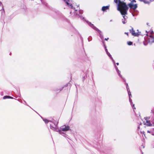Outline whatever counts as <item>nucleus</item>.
I'll use <instances>...</instances> for the list:
<instances>
[{"instance_id":"nucleus-1","label":"nucleus","mask_w":154,"mask_h":154,"mask_svg":"<svg viewBox=\"0 0 154 154\" xmlns=\"http://www.w3.org/2000/svg\"><path fill=\"white\" fill-rule=\"evenodd\" d=\"M123 0H115V2L117 4L118 9L119 11L122 15L127 14V11L128 8L125 3L123 2Z\"/></svg>"},{"instance_id":"nucleus-2","label":"nucleus","mask_w":154,"mask_h":154,"mask_svg":"<svg viewBox=\"0 0 154 154\" xmlns=\"http://www.w3.org/2000/svg\"><path fill=\"white\" fill-rule=\"evenodd\" d=\"M145 119L144 125L147 126H154V108L151 110V116L145 118Z\"/></svg>"},{"instance_id":"nucleus-3","label":"nucleus","mask_w":154,"mask_h":154,"mask_svg":"<svg viewBox=\"0 0 154 154\" xmlns=\"http://www.w3.org/2000/svg\"><path fill=\"white\" fill-rule=\"evenodd\" d=\"M154 42V37L151 35L149 36L148 35L145 36L144 37V41H143V44L146 45L148 43H152Z\"/></svg>"},{"instance_id":"nucleus-4","label":"nucleus","mask_w":154,"mask_h":154,"mask_svg":"<svg viewBox=\"0 0 154 154\" xmlns=\"http://www.w3.org/2000/svg\"><path fill=\"white\" fill-rule=\"evenodd\" d=\"M87 24L88 25L90 26L91 28H93L95 30V31L98 32L99 34V36L100 38L103 40V36L101 32L99 29L98 28H97L95 26L94 24H92L91 23L89 22L88 21H86Z\"/></svg>"},{"instance_id":"nucleus-5","label":"nucleus","mask_w":154,"mask_h":154,"mask_svg":"<svg viewBox=\"0 0 154 154\" xmlns=\"http://www.w3.org/2000/svg\"><path fill=\"white\" fill-rule=\"evenodd\" d=\"M51 123L50 124V128L55 131H58V127L57 126L58 122L53 120L52 121H50Z\"/></svg>"},{"instance_id":"nucleus-6","label":"nucleus","mask_w":154,"mask_h":154,"mask_svg":"<svg viewBox=\"0 0 154 154\" xmlns=\"http://www.w3.org/2000/svg\"><path fill=\"white\" fill-rule=\"evenodd\" d=\"M69 129V127L68 126H66L64 125L62 126L60 128V129H58V131L59 133L63 135L65 134V133L62 132V131H68Z\"/></svg>"},{"instance_id":"nucleus-7","label":"nucleus","mask_w":154,"mask_h":154,"mask_svg":"<svg viewBox=\"0 0 154 154\" xmlns=\"http://www.w3.org/2000/svg\"><path fill=\"white\" fill-rule=\"evenodd\" d=\"M126 87L127 88V89L128 92V94L129 95V101L130 103L132 105V107L134 106V104H132V100L131 98V95L130 91V90H129V88L128 86V85L127 83H126Z\"/></svg>"},{"instance_id":"nucleus-8","label":"nucleus","mask_w":154,"mask_h":154,"mask_svg":"<svg viewBox=\"0 0 154 154\" xmlns=\"http://www.w3.org/2000/svg\"><path fill=\"white\" fill-rule=\"evenodd\" d=\"M128 5L131 9H132L133 10L135 9L137 7V4L134 5L133 4L129 3L128 4Z\"/></svg>"},{"instance_id":"nucleus-9","label":"nucleus","mask_w":154,"mask_h":154,"mask_svg":"<svg viewBox=\"0 0 154 154\" xmlns=\"http://www.w3.org/2000/svg\"><path fill=\"white\" fill-rule=\"evenodd\" d=\"M64 1L66 3L67 6L68 7H70L71 9H74L72 3H71L70 2L69 3V2H70L69 0H64Z\"/></svg>"},{"instance_id":"nucleus-10","label":"nucleus","mask_w":154,"mask_h":154,"mask_svg":"<svg viewBox=\"0 0 154 154\" xmlns=\"http://www.w3.org/2000/svg\"><path fill=\"white\" fill-rule=\"evenodd\" d=\"M130 32L131 33V34L134 36H138L139 34L138 32H135L133 28H132L130 30Z\"/></svg>"},{"instance_id":"nucleus-11","label":"nucleus","mask_w":154,"mask_h":154,"mask_svg":"<svg viewBox=\"0 0 154 154\" xmlns=\"http://www.w3.org/2000/svg\"><path fill=\"white\" fill-rule=\"evenodd\" d=\"M125 15H122L123 19L122 20V21L123 24H125L127 22L126 18L127 17L125 16Z\"/></svg>"},{"instance_id":"nucleus-12","label":"nucleus","mask_w":154,"mask_h":154,"mask_svg":"<svg viewBox=\"0 0 154 154\" xmlns=\"http://www.w3.org/2000/svg\"><path fill=\"white\" fill-rule=\"evenodd\" d=\"M109 9V6H103L102 7V10L103 11H104L106 10Z\"/></svg>"},{"instance_id":"nucleus-13","label":"nucleus","mask_w":154,"mask_h":154,"mask_svg":"<svg viewBox=\"0 0 154 154\" xmlns=\"http://www.w3.org/2000/svg\"><path fill=\"white\" fill-rule=\"evenodd\" d=\"M43 120L45 122V123H48V122H50L51 121H48V119H43Z\"/></svg>"},{"instance_id":"nucleus-14","label":"nucleus","mask_w":154,"mask_h":154,"mask_svg":"<svg viewBox=\"0 0 154 154\" xmlns=\"http://www.w3.org/2000/svg\"><path fill=\"white\" fill-rule=\"evenodd\" d=\"M118 74H119V75L122 78V75L120 74L121 72L119 70H118V71H116Z\"/></svg>"},{"instance_id":"nucleus-15","label":"nucleus","mask_w":154,"mask_h":154,"mask_svg":"<svg viewBox=\"0 0 154 154\" xmlns=\"http://www.w3.org/2000/svg\"><path fill=\"white\" fill-rule=\"evenodd\" d=\"M3 8V7L2 5V3L1 2H0V11Z\"/></svg>"},{"instance_id":"nucleus-16","label":"nucleus","mask_w":154,"mask_h":154,"mask_svg":"<svg viewBox=\"0 0 154 154\" xmlns=\"http://www.w3.org/2000/svg\"><path fill=\"white\" fill-rule=\"evenodd\" d=\"M10 97V96H5L3 97L4 99H6L7 98H9Z\"/></svg>"},{"instance_id":"nucleus-17","label":"nucleus","mask_w":154,"mask_h":154,"mask_svg":"<svg viewBox=\"0 0 154 154\" xmlns=\"http://www.w3.org/2000/svg\"><path fill=\"white\" fill-rule=\"evenodd\" d=\"M106 54H107V55L109 56V57L110 58L112 57L111 55L108 52H107Z\"/></svg>"},{"instance_id":"nucleus-18","label":"nucleus","mask_w":154,"mask_h":154,"mask_svg":"<svg viewBox=\"0 0 154 154\" xmlns=\"http://www.w3.org/2000/svg\"><path fill=\"white\" fill-rule=\"evenodd\" d=\"M131 3H130L133 4L134 2H136V1L135 0H130Z\"/></svg>"},{"instance_id":"nucleus-19","label":"nucleus","mask_w":154,"mask_h":154,"mask_svg":"<svg viewBox=\"0 0 154 154\" xmlns=\"http://www.w3.org/2000/svg\"><path fill=\"white\" fill-rule=\"evenodd\" d=\"M128 44L129 45H131L132 44V42L130 41L128 42Z\"/></svg>"},{"instance_id":"nucleus-20","label":"nucleus","mask_w":154,"mask_h":154,"mask_svg":"<svg viewBox=\"0 0 154 154\" xmlns=\"http://www.w3.org/2000/svg\"><path fill=\"white\" fill-rule=\"evenodd\" d=\"M41 1L43 4H44L45 6H47V3H45L44 1H42V0H41Z\"/></svg>"},{"instance_id":"nucleus-21","label":"nucleus","mask_w":154,"mask_h":154,"mask_svg":"<svg viewBox=\"0 0 154 154\" xmlns=\"http://www.w3.org/2000/svg\"><path fill=\"white\" fill-rule=\"evenodd\" d=\"M112 60V61L113 62V63H114V64H115V61L113 59V58H112H112H110Z\"/></svg>"},{"instance_id":"nucleus-22","label":"nucleus","mask_w":154,"mask_h":154,"mask_svg":"<svg viewBox=\"0 0 154 154\" xmlns=\"http://www.w3.org/2000/svg\"><path fill=\"white\" fill-rule=\"evenodd\" d=\"M115 69H116V71H117L118 70H119V69H118V68L117 66H115Z\"/></svg>"},{"instance_id":"nucleus-23","label":"nucleus","mask_w":154,"mask_h":154,"mask_svg":"<svg viewBox=\"0 0 154 154\" xmlns=\"http://www.w3.org/2000/svg\"><path fill=\"white\" fill-rule=\"evenodd\" d=\"M103 46H104L105 48H106V45L105 44L104 42H103Z\"/></svg>"},{"instance_id":"nucleus-24","label":"nucleus","mask_w":154,"mask_h":154,"mask_svg":"<svg viewBox=\"0 0 154 154\" xmlns=\"http://www.w3.org/2000/svg\"><path fill=\"white\" fill-rule=\"evenodd\" d=\"M147 132L148 133H152V132H151V131H149V130H148L147 131Z\"/></svg>"},{"instance_id":"nucleus-25","label":"nucleus","mask_w":154,"mask_h":154,"mask_svg":"<svg viewBox=\"0 0 154 154\" xmlns=\"http://www.w3.org/2000/svg\"><path fill=\"white\" fill-rule=\"evenodd\" d=\"M105 51H106V53H107V52H108V51H107V49L106 48H105Z\"/></svg>"},{"instance_id":"nucleus-26","label":"nucleus","mask_w":154,"mask_h":154,"mask_svg":"<svg viewBox=\"0 0 154 154\" xmlns=\"http://www.w3.org/2000/svg\"><path fill=\"white\" fill-rule=\"evenodd\" d=\"M108 39H109V38H105V40H106V41H107V40Z\"/></svg>"},{"instance_id":"nucleus-27","label":"nucleus","mask_w":154,"mask_h":154,"mask_svg":"<svg viewBox=\"0 0 154 154\" xmlns=\"http://www.w3.org/2000/svg\"><path fill=\"white\" fill-rule=\"evenodd\" d=\"M89 38H90V37H88V41H90L91 40V39L89 40Z\"/></svg>"},{"instance_id":"nucleus-28","label":"nucleus","mask_w":154,"mask_h":154,"mask_svg":"<svg viewBox=\"0 0 154 154\" xmlns=\"http://www.w3.org/2000/svg\"><path fill=\"white\" fill-rule=\"evenodd\" d=\"M125 34H126L127 35H128V32H125Z\"/></svg>"},{"instance_id":"nucleus-29","label":"nucleus","mask_w":154,"mask_h":154,"mask_svg":"<svg viewBox=\"0 0 154 154\" xmlns=\"http://www.w3.org/2000/svg\"><path fill=\"white\" fill-rule=\"evenodd\" d=\"M116 65H118H118H119V63H116Z\"/></svg>"},{"instance_id":"nucleus-30","label":"nucleus","mask_w":154,"mask_h":154,"mask_svg":"<svg viewBox=\"0 0 154 154\" xmlns=\"http://www.w3.org/2000/svg\"><path fill=\"white\" fill-rule=\"evenodd\" d=\"M9 98L13 99V97L10 96V97Z\"/></svg>"},{"instance_id":"nucleus-31","label":"nucleus","mask_w":154,"mask_h":154,"mask_svg":"<svg viewBox=\"0 0 154 154\" xmlns=\"http://www.w3.org/2000/svg\"><path fill=\"white\" fill-rule=\"evenodd\" d=\"M138 129H140V126H139L138 127Z\"/></svg>"},{"instance_id":"nucleus-32","label":"nucleus","mask_w":154,"mask_h":154,"mask_svg":"<svg viewBox=\"0 0 154 154\" xmlns=\"http://www.w3.org/2000/svg\"><path fill=\"white\" fill-rule=\"evenodd\" d=\"M90 37V38H91V37ZM89 39H91V38H89Z\"/></svg>"},{"instance_id":"nucleus-33","label":"nucleus","mask_w":154,"mask_h":154,"mask_svg":"<svg viewBox=\"0 0 154 154\" xmlns=\"http://www.w3.org/2000/svg\"><path fill=\"white\" fill-rule=\"evenodd\" d=\"M11 53H10V55H11Z\"/></svg>"},{"instance_id":"nucleus-34","label":"nucleus","mask_w":154,"mask_h":154,"mask_svg":"<svg viewBox=\"0 0 154 154\" xmlns=\"http://www.w3.org/2000/svg\"><path fill=\"white\" fill-rule=\"evenodd\" d=\"M124 81H125V79H124Z\"/></svg>"},{"instance_id":"nucleus-35","label":"nucleus","mask_w":154,"mask_h":154,"mask_svg":"<svg viewBox=\"0 0 154 154\" xmlns=\"http://www.w3.org/2000/svg\"><path fill=\"white\" fill-rule=\"evenodd\" d=\"M152 134V135H154V134Z\"/></svg>"},{"instance_id":"nucleus-36","label":"nucleus","mask_w":154,"mask_h":154,"mask_svg":"<svg viewBox=\"0 0 154 154\" xmlns=\"http://www.w3.org/2000/svg\"><path fill=\"white\" fill-rule=\"evenodd\" d=\"M114 2H115V0H114Z\"/></svg>"}]
</instances>
